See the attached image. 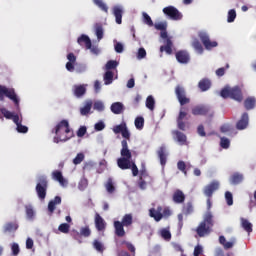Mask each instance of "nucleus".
I'll list each match as a JSON object with an SVG mask.
<instances>
[{
  "label": "nucleus",
  "instance_id": "6e6d98bb",
  "mask_svg": "<svg viewBox=\"0 0 256 256\" xmlns=\"http://www.w3.org/2000/svg\"><path fill=\"white\" fill-rule=\"evenodd\" d=\"M11 251L13 256L19 255L21 253V249L19 248V244L17 243H12L11 245Z\"/></svg>",
  "mask_w": 256,
  "mask_h": 256
},
{
  "label": "nucleus",
  "instance_id": "c756f323",
  "mask_svg": "<svg viewBox=\"0 0 256 256\" xmlns=\"http://www.w3.org/2000/svg\"><path fill=\"white\" fill-rule=\"evenodd\" d=\"M243 182V174L239 172H235L230 177V183L231 185H239V183Z\"/></svg>",
  "mask_w": 256,
  "mask_h": 256
},
{
  "label": "nucleus",
  "instance_id": "aec40b11",
  "mask_svg": "<svg viewBox=\"0 0 256 256\" xmlns=\"http://www.w3.org/2000/svg\"><path fill=\"white\" fill-rule=\"evenodd\" d=\"M85 93H87V88L85 87V85L80 84V85L73 86V94L78 99H81V97H83Z\"/></svg>",
  "mask_w": 256,
  "mask_h": 256
},
{
  "label": "nucleus",
  "instance_id": "de8ad7c7",
  "mask_svg": "<svg viewBox=\"0 0 256 256\" xmlns=\"http://www.w3.org/2000/svg\"><path fill=\"white\" fill-rule=\"evenodd\" d=\"M69 229H71V226L68 223H62L58 227V231H60V233H64V234L69 233Z\"/></svg>",
  "mask_w": 256,
  "mask_h": 256
},
{
  "label": "nucleus",
  "instance_id": "79ce46f5",
  "mask_svg": "<svg viewBox=\"0 0 256 256\" xmlns=\"http://www.w3.org/2000/svg\"><path fill=\"white\" fill-rule=\"evenodd\" d=\"M142 17H143V23H145V25H148V27H153L154 25L153 20L151 19V16L147 14V12H143Z\"/></svg>",
  "mask_w": 256,
  "mask_h": 256
},
{
  "label": "nucleus",
  "instance_id": "09e8293b",
  "mask_svg": "<svg viewBox=\"0 0 256 256\" xmlns=\"http://www.w3.org/2000/svg\"><path fill=\"white\" fill-rule=\"evenodd\" d=\"M126 127L127 124L121 123L120 125H116L113 127V132L115 133V135H119V133H122Z\"/></svg>",
  "mask_w": 256,
  "mask_h": 256
},
{
  "label": "nucleus",
  "instance_id": "b1692460",
  "mask_svg": "<svg viewBox=\"0 0 256 256\" xmlns=\"http://www.w3.org/2000/svg\"><path fill=\"white\" fill-rule=\"evenodd\" d=\"M52 179H54V181H58V183H60L62 187H65V185H67V181H65L63 173L59 170H55L52 172Z\"/></svg>",
  "mask_w": 256,
  "mask_h": 256
},
{
  "label": "nucleus",
  "instance_id": "393cba45",
  "mask_svg": "<svg viewBox=\"0 0 256 256\" xmlns=\"http://www.w3.org/2000/svg\"><path fill=\"white\" fill-rule=\"evenodd\" d=\"M110 109L114 115H121V113L125 111V106L121 102H114L112 103Z\"/></svg>",
  "mask_w": 256,
  "mask_h": 256
},
{
  "label": "nucleus",
  "instance_id": "2eb2a0df",
  "mask_svg": "<svg viewBox=\"0 0 256 256\" xmlns=\"http://www.w3.org/2000/svg\"><path fill=\"white\" fill-rule=\"evenodd\" d=\"M248 126H249V114L247 112H244L241 118L236 123V129H238V131H243V129H247Z\"/></svg>",
  "mask_w": 256,
  "mask_h": 256
},
{
  "label": "nucleus",
  "instance_id": "bb28decb",
  "mask_svg": "<svg viewBox=\"0 0 256 256\" xmlns=\"http://www.w3.org/2000/svg\"><path fill=\"white\" fill-rule=\"evenodd\" d=\"M173 135L180 145H185L187 143V136L183 132L176 130L173 132Z\"/></svg>",
  "mask_w": 256,
  "mask_h": 256
},
{
  "label": "nucleus",
  "instance_id": "c85d7f7f",
  "mask_svg": "<svg viewBox=\"0 0 256 256\" xmlns=\"http://www.w3.org/2000/svg\"><path fill=\"white\" fill-rule=\"evenodd\" d=\"M256 99L255 97H248L244 101V107L246 111H251V109H255Z\"/></svg>",
  "mask_w": 256,
  "mask_h": 256
},
{
  "label": "nucleus",
  "instance_id": "a878e982",
  "mask_svg": "<svg viewBox=\"0 0 256 256\" xmlns=\"http://www.w3.org/2000/svg\"><path fill=\"white\" fill-rule=\"evenodd\" d=\"M19 229V224L17 222H7L3 227L4 233H15Z\"/></svg>",
  "mask_w": 256,
  "mask_h": 256
},
{
  "label": "nucleus",
  "instance_id": "e2e57ef3",
  "mask_svg": "<svg viewBox=\"0 0 256 256\" xmlns=\"http://www.w3.org/2000/svg\"><path fill=\"white\" fill-rule=\"evenodd\" d=\"M94 109L96 110V111H105V105L103 104V102H101V101H98V102H95L94 103Z\"/></svg>",
  "mask_w": 256,
  "mask_h": 256
},
{
  "label": "nucleus",
  "instance_id": "58836bf2",
  "mask_svg": "<svg viewBox=\"0 0 256 256\" xmlns=\"http://www.w3.org/2000/svg\"><path fill=\"white\" fill-rule=\"evenodd\" d=\"M146 107L150 111H155V98L152 95L146 98Z\"/></svg>",
  "mask_w": 256,
  "mask_h": 256
},
{
  "label": "nucleus",
  "instance_id": "a211bd4d",
  "mask_svg": "<svg viewBox=\"0 0 256 256\" xmlns=\"http://www.w3.org/2000/svg\"><path fill=\"white\" fill-rule=\"evenodd\" d=\"M185 193H183L182 190H175L173 195H172V200L174 203H176L177 205H181L183 203H185Z\"/></svg>",
  "mask_w": 256,
  "mask_h": 256
},
{
  "label": "nucleus",
  "instance_id": "9d476101",
  "mask_svg": "<svg viewBox=\"0 0 256 256\" xmlns=\"http://www.w3.org/2000/svg\"><path fill=\"white\" fill-rule=\"evenodd\" d=\"M5 97L14 101L15 105H19V98H17L15 90H9L7 87L0 85V101H5Z\"/></svg>",
  "mask_w": 256,
  "mask_h": 256
},
{
  "label": "nucleus",
  "instance_id": "37998d69",
  "mask_svg": "<svg viewBox=\"0 0 256 256\" xmlns=\"http://www.w3.org/2000/svg\"><path fill=\"white\" fill-rule=\"evenodd\" d=\"M220 146L222 147V149H229V147L231 146V141L229 140V138L221 137Z\"/></svg>",
  "mask_w": 256,
  "mask_h": 256
},
{
  "label": "nucleus",
  "instance_id": "cd10ccee",
  "mask_svg": "<svg viewBox=\"0 0 256 256\" xmlns=\"http://www.w3.org/2000/svg\"><path fill=\"white\" fill-rule=\"evenodd\" d=\"M198 87L201 91H209L211 89V80L207 78H203L202 80L199 81Z\"/></svg>",
  "mask_w": 256,
  "mask_h": 256
},
{
  "label": "nucleus",
  "instance_id": "8fccbe9b",
  "mask_svg": "<svg viewBox=\"0 0 256 256\" xmlns=\"http://www.w3.org/2000/svg\"><path fill=\"white\" fill-rule=\"evenodd\" d=\"M177 167L179 169V171H182V173L185 175V177H187V164H185L184 161H178L177 163Z\"/></svg>",
  "mask_w": 256,
  "mask_h": 256
},
{
  "label": "nucleus",
  "instance_id": "603ef678",
  "mask_svg": "<svg viewBox=\"0 0 256 256\" xmlns=\"http://www.w3.org/2000/svg\"><path fill=\"white\" fill-rule=\"evenodd\" d=\"M93 247H94V249H96V251H99V253H103V251L105 249L103 247V243H101L99 240H94Z\"/></svg>",
  "mask_w": 256,
  "mask_h": 256
},
{
  "label": "nucleus",
  "instance_id": "0e129e2a",
  "mask_svg": "<svg viewBox=\"0 0 256 256\" xmlns=\"http://www.w3.org/2000/svg\"><path fill=\"white\" fill-rule=\"evenodd\" d=\"M145 57H147V51L145 50V48H139L137 59H145Z\"/></svg>",
  "mask_w": 256,
  "mask_h": 256
},
{
  "label": "nucleus",
  "instance_id": "f257e3e1",
  "mask_svg": "<svg viewBox=\"0 0 256 256\" xmlns=\"http://www.w3.org/2000/svg\"><path fill=\"white\" fill-rule=\"evenodd\" d=\"M175 95L181 106L177 117V127L180 131H185L186 124L183 120L187 119V115H189V108L185 107V105H189V103H191V98L187 97V92L181 85L176 86Z\"/></svg>",
  "mask_w": 256,
  "mask_h": 256
},
{
  "label": "nucleus",
  "instance_id": "7ed1b4c3",
  "mask_svg": "<svg viewBox=\"0 0 256 256\" xmlns=\"http://www.w3.org/2000/svg\"><path fill=\"white\" fill-rule=\"evenodd\" d=\"M55 137H54V143H65V141H69L71 137H73V134L69 135L71 133V128L69 127V121L67 120H61L54 129Z\"/></svg>",
  "mask_w": 256,
  "mask_h": 256
},
{
  "label": "nucleus",
  "instance_id": "3c124183",
  "mask_svg": "<svg viewBox=\"0 0 256 256\" xmlns=\"http://www.w3.org/2000/svg\"><path fill=\"white\" fill-rule=\"evenodd\" d=\"M80 235L82 237H91V229L89 228V226L82 227L80 229Z\"/></svg>",
  "mask_w": 256,
  "mask_h": 256
},
{
  "label": "nucleus",
  "instance_id": "6e6552de",
  "mask_svg": "<svg viewBox=\"0 0 256 256\" xmlns=\"http://www.w3.org/2000/svg\"><path fill=\"white\" fill-rule=\"evenodd\" d=\"M49 187V181H47V177L41 176L38 178V182L36 184V193L38 198L41 201H45V197H47V189Z\"/></svg>",
  "mask_w": 256,
  "mask_h": 256
},
{
  "label": "nucleus",
  "instance_id": "774afa93",
  "mask_svg": "<svg viewBox=\"0 0 256 256\" xmlns=\"http://www.w3.org/2000/svg\"><path fill=\"white\" fill-rule=\"evenodd\" d=\"M94 129L95 131H103V129H105V123L103 121L97 122Z\"/></svg>",
  "mask_w": 256,
  "mask_h": 256
},
{
  "label": "nucleus",
  "instance_id": "a18cd8bd",
  "mask_svg": "<svg viewBox=\"0 0 256 256\" xmlns=\"http://www.w3.org/2000/svg\"><path fill=\"white\" fill-rule=\"evenodd\" d=\"M25 209H26V216H27V218L28 219H33V217H35V210H33V206L26 205Z\"/></svg>",
  "mask_w": 256,
  "mask_h": 256
},
{
  "label": "nucleus",
  "instance_id": "5701e85b",
  "mask_svg": "<svg viewBox=\"0 0 256 256\" xmlns=\"http://www.w3.org/2000/svg\"><path fill=\"white\" fill-rule=\"evenodd\" d=\"M57 205H61V196H55V198L53 200L49 201L48 211H49L50 215H53Z\"/></svg>",
  "mask_w": 256,
  "mask_h": 256
},
{
  "label": "nucleus",
  "instance_id": "f8f14e48",
  "mask_svg": "<svg viewBox=\"0 0 256 256\" xmlns=\"http://www.w3.org/2000/svg\"><path fill=\"white\" fill-rule=\"evenodd\" d=\"M162 11L164 15L169 17V19H172V21H181V19H183V14H181V12L174 6L165 7Z\"/></svg>",
  "mask_w": 256,
  "mask_h": 256
},
{
  "label": "nucleus",
  "instance_id": "338daca9",
  "mask_svg": "<svg viewBox=\"0 0 256 256\" xmlns=\"http://www.w3.org/2000/svg\"><path fill=\"white\" fill-rule=\"evenodd\" d=\"M17 131L18 133H27V131H29V128L20 123L17 125Z\"/></svg>",
  "mask_w": 256,
  "mask_h": 256
},
{
  "label": "nucleus",
  "instance_id": "6ab92c4d",
  "mask_svg": "<svg viewBox=\"0 0 256 256\" xmlns=\"http://www.w3.org/2000/svg\"><path fill=\"white\" fill-rule=\"evenodd\" d=\"M158 159H160V164L162 167H165L167 165V147L165 145H162L158 151H157Z\"/></svg>",
  "mask_w": 256,
  "mask_h": 256
},
{
  "label": "nucleus",
  "instance_id": "49530a36",
  "mask_svg": "<svg viewBox=\"0 0 256 256\" xmlns=\"http://www.w3.org/2000/svg\"><path fill=\"white\" fill-rule=\"evenodd\" d=\"M160 235H161L162 239H165V241H171V232L169 230H167L166 228H163L160 231Z\"/></svg>",
  "mask_w": 256,
  "mask_h": 256
},
{
  "label": "nucleus",
  "instance_id": "864d4df0",
  "mask_svg": "<svg viewBox=\"0 0 256 256\" xmlns=\"http://www.w3.org/2000/svg\"><path fill=\"white\" fill-rule=\"evenodd\" d=\"M237 18V12H235V10H229L228 12V18L227 21L228 23H233V21H235V19Z\"/></svg>",
  "mask_w": 256,
  "mask_h": 256
},
{
  "label": "nucleus",
  "instance_id": "680f3d73",
  "mask_svg": "<svg viewBox=\"0 0 256 256\" xmlns=\"http://www.w3.org/2000/svg\"><path fill=\"white\" fill-rule=\"evenodd\" d=\"M130 169H132L133 177H137L139 175V168H137V164H135L134 161L130 164Z\"/></svg>",
  "mask_w": 256,
  "mask_h": 256
},
{
  "label": "nucleus",
  "instance_id": "a19ab883",
  "mask_svg": "<svg viewBox=\"0 0 256 256\" xmlns=\"http://www.w3.org/2000/svg\"><path fill=\"white\" fill-rule=\"evenodd\" d=\"M119 67V62L117 60H109L105 65L106 71H111V69H117Z\"/></svg>",
  "mask_w": 256,
  "mask_h": 256
},
{
  "label": "nucleus",
  "instance_id": "f3484780",
  "mask_svg": "<svg viewBox=\"0 0 256 256\" xmlns=\"http://www.w3.org/2000/svg\"><path fill=\"white\" fill-rule=\"evenodd\" d=\"M163 207L158 206L157 209L155 210V208H151L149 210V215L150 217H152L157 223H159V221H161V219H163Z\"/></svg>",
  "mask_w": 256,
  "mask_h": 256
},
{
  "label": "nucleus",
  "instance_id": "1a4fd4ad",
  "mask_svg": "<svg viewBox=\"0 0 256 256\" xmlns=\"http://www.w3.org/2000/svg\"><path fill=\"white\" fill-rule=\"evenodd\" d=\"M191 113L195 117H197V116L213 117V111L211 110V107H209L205 104H199V105L192 107Z\"/></svg>",
  "mask_w": 256,
  "mask_h": 256
},
{
  "label": "nucleus",
  "instance_id": "423d86ee",
  "mask_svg": "<svg viewBox=\"0 0 256 256\" xmlns=\"http://www.w3.org/2000/svg\"><path fill=\"white\" fill-rule=\"evenodd\" d=\"M133 225V214H125L122 217V221H114V233L116 237H125V227H131Z\"/></svg>",
  "mask_w": 256,
  "mask_h": 256
},
{
  "label": "nucleus",
  "instance_id": "4be33fe9",
  "mask_svg": "<svg viewBox=\"0 0 256 256\" xmlns=\"http://www.w3.org/2000/svg\"><path fill=\"white\" fill-rule=\"evenodd\" d=\"M77 43L79 45H81V47H83V45H85L86 49H91V47L93 46V44L91 43V38H89V36L82 34L78 40Z\"/></svg>",
  "mask_w": 256,
  "mask_h": 256
},
{
  "label": "nucleus",
  "instance_id": "5fc2aeb1",
  "mask_svg": "<svg viewBox=\"0 0 256 256\" xmlns=\"http://www.w3.org/2000/svg\"><path fill=\"white\" fill-rule=\"evenodd\" d=\"M88 185H89V181L86 178H83L80 180L78 188L80 189V191H85Z\"/></svg>",
  "mask_w": 256,
  "mask_h": 256
},
{
  "label": "nucleus",
  "instance_id": "4d7b16f0",
  "mask_svg": "<svg viewBox=\"0 0 256 256\" xmlns=\"http://www.w3.org/2000/svg\"><path fill=\"white\" fill-rule=\"evenodd\" d=\"M221 133H232L233 131V126L229 124H224L220 128Z\"/></svg>",
  "mask_w": 256,
  "mask_h": 256
},
{
  "label": "nucleus",
  "instance_id": "7c9ffc66",
  "mask_svg": "<svg viewBox=\"0 0 256 256\" xmlns=\"http://www.w3.org/2000/svg\"><path fill=\"white\" fill-rule=\"evenodd\" d=\"M192 47L193 49L196 51V53H198L199 55H203V45L201 44V42L199 41V39L194 38L192 41Z\"/></svg>",
  "mask_w": 256,
  "mask_h": 256
},
{
  "label": "nucleus",
  "instance_id": "f03ea898",
  "mask_svg": "<svg viewBox=\"0 0 256 256\" xmlns=\"http://www.w3.org/2000/svg\"><path fill=\"white\" fill-rule=\"evenodd\" d=\"M155 29L160 32V37L163 39L165 45L160 47V53H167V55H171L173 53V41L169 34L167 33V22H160L154 24Z\"/></svg>",
  "mask_w": 256,
  "mask_h": 256
},
{
  "label": "nucleus",
  "instance_id": "13d9d810",
  "mask_svg": "<svg viewBox=\"0 0 256 256\" xmlns=\"http://www.w3.org/2000/svg\"><path fill=\"white\" fill-rule=\"evenodd\" d=\"M225 199H226L227 205H229V207H231V205H233V194L231 192L227 191L225 193Z\"/></svg>",
  "mask_w": 256,
  "mask_h": 256
},
{
  "label": "nucleus",
  "instance_id": "c03bdc74",
  "mask_svg": "<svg viewBox=\"0 0 256 256\" xmlns=\"http://www.w3.org/2000/svg\"><path fill=\"white\" fill-rule=\"evenodd\" d=\"M85 160V154L83 153H78L76 157L73 159V164L74 165H81L83 161Z\"/></svg>",
  "mask_w": 256,
  "mask_h": 256
},
{
  "label": "nucleus",
  "instance_id": "9b49d317",
  "mask_svg": "<svg viewBox=\"0 0 256 256\" xmlns=\"http://www.w3.org/2000/svg\"><path fill=\"white\" fill-rule=\"evenodd\" d=\"M198 37L201 43L204 45L205 49H207L208 51H211V49H214V47H217V45H219L217 41H211V38L209 37V34L207 32H199Z\"/></svg>",
  "mask_w": 256,
  "mask_h": 256
},
{
  "label": "nucleus",
  "instance_id": "2f4dec72",
  "mask_svg": "<svg viewBox=\"0 0 256 256\" xmlns=\"http://www.w3.org/2000/svg\"><path fill=\"white\" fill-rule=\"evenodd\" d=\"M240 221H241V227L244 229V231H246L247 233L253 232V224H251L249 220L245 218H241Z\"/></svg>",
  "mask_w": 256,
  "mask_h": 256
},
{
  "label": "nucleus",
  "instance_id": "69168bd1",
  "mask_svg": "<svg viewBox=\"0 0 256 256\" xmlns=\"http://www.w3.org/2000/svg\"><path fill=\"white\" fill-rule=\"evenodd\" d=\"M226 69H229V64H226V68H218L217 70H216V75H217V77H223V75H225V70Z\"/></svg>",
  "mask_w": 256,
  "mask_h": 256
},
{
  "label": "nucleus",
  "instance_id": "c9c22d12",
  "mask_svg": "<svg viewBox=\"0 0 256 256\" xmlns=\"http://www.w3.org/2000/svg\"><path fill=\"white\" fill-rule=\"evenodd\" d=\"M105 189L107 193H110V194L115 193V183H113V178H108L105 184Z\"/></svg>",
  "mask_w": 256,
  "mask_h": 256
},
{
  "label": "nucleus",
  "instance_id": "0eeeda50",
  "mask_svg": "<svg viewBox=\"0 0 256 256\" xmlns=\"http://www.w3.org/2000/svg\"><path fill=\"white\" fill-rule=\"evenodd\" d=\"M220 95L223 97V99H228V97H230V99H234V101H238V103L243 101V92L239 86L233 88H223Z\"/></svg>",
  "mask_w": 256,
  "mask_h": 256
},
{
  "label": "nucleus",
  "instance_id": "20e7f679",
  "mask_svg": "<svg viewBox=\"0 0 256 256\" xmlns=\"http://www.w3.org/2000/svg\"><path fill=\"white\" fill-rule=\"evenodd\" d=\"M122 149L120 151L121 157L117 159V165L119 169H122V171H125L127 169H131L132 164V157L133 154H131V150H129V144L127 143V140L121 141Z\"/></svg>",
  "mask_w": 256,
  "mask_h": 256
},
{
  "label": "nucleus",
  "instance_id": "39448f33",
  "mask_svg": "<svg viewBox=\"0 0 256 256\" xmlns=\"http://www.w3.org/2000/svg\"><path fill=\"white\" fill-rule=\"evenodd\" d=\"M214 225L215 222L213 221V214L211 211H208L206 212L204 219L196 227L195 232L198 237H207V235H211Z\"/></svg>",
  "mask_w": 256,
  "mask_h": 256
},
{
  "label": "nucleus",
  "instance_id": "72a5a7b5",
  "mask_svg": "<svg viewBox=\"0 0 256 256\" xmlns=\"http://www.w3.org/2000/svg\"><path fill=\"white\" fill-rule=\"evenodd\" d=\"M93 107V102L92 101H87L84 105V107L80 108V114L85 116L89 115L91 113V108Z\"/></svg>",
  "mask_w": 256,
  "mask_h": 256
},
{
  "label": "nucleus",
  "instance_id": "ddd939ff",
  "mask_svg": "<svg viewBox=\"0 0 256 256\" xmlns=\"http://www.w3.org/2000/svg\"><path fill=\"white\" fill-rule=\"evenodd\" d=\"M219 190V183L217 181H212L210 184L206 185L204 188V195L211 199L215 191Z\"/></svg>",
  "mask_w": 256,
  "mask_h": 256
},
{
  "label": "nucleus",
  "instance_id": "f704fd0d",
  "mask_svg": "<svg viewBox=\"0 0 256 256\" xmlns=\"http://www.w3.org/2000/svg\"><path fill=\"white\" fill-rule=\"evenodd\" d=\"M113 71L107 70L104 74V85H111L113 83Z\"/></svg>",
  "mask_w": 256,
  "mask_h": 256
},
{
  "label": "nucleus",
  "instance_id": "473e14b6",
  "mask_svg": "<svg viewBox=\"0 0 256 256\" xmlns=\"http://www.w3.org/2000/svg\"><path fill=\"white\" fill-rule=\"evenodd\" d=\"M194 208H193V202L192 201H188L186 204H184L182 206V213L183 215H191V213H193Z\"/></svg>",
  "mask_w": 256,
  "mask_h": 256
},
{
  "label": "nucleus",
  "instance_id": "052dcab7",
  "mask_svg": "<svg viewBox=\"0 0 256 256\" xmlns=\"http://www.w3.org/2000/svg\"><path fill=\"white\" fill-rule=\"evenodd\" d=\"M0 111L6 119H12L13 118V113L11 111L7 110L6 108H1Z\"/></svg>",
  "mask_w": 256,
  "mask_h": 256
},
{
  "label": "nucleus",
  "instance_id": "bf43d9fd",
  "mask_svg": "<svg viewBox=\"0 0 256 256\" xmlns=\"http://www.w3.org/2000/svg\"><path fill=\"white\" fill-rule=\"evenodd\" d=\"M86 134H87V126H81L76 132L77 137H85Z\"/></svg>",
  "mask_w": 256,
  "mask_h": 256
},
{
  "label": "nucleus",
  "instance_id": "4c0bfd02",
  "mask_svg": "<svg viewBox=\"0 0 256 256\" xmlns=\"http://www.w3.org/2000/svg\"><path fill=\"white\" fill-rule=\"evenodd\" d=\"M95 33L98 41H101V39H103V24L101 23L95 24Z\"/></svg>",
  "mask_w": 256,
  "mask_h": 256
},
{
  "label": "nucleus",
  "instance_id": "e433bc0d",
  "mask_svg": "<svg viewBox=\"0 0 256 256\" xmlns=\"http://www.w3.org/2000/svg\"><path fill=\"white\" fill-rule=\"evenodd\" d=\"M134 125H135L136 129L141 131V129H143V127H145V118H143L142 116L136 117V119L134 121Z\"/></svg>",
  "mask_w": 256,
  "mask_h": 256
},
{
  "label": "nucleus",
  "instance_id": "4468645a",
  "mask_svg": "<svg viewBox=\"0 0 256 256\" xmlns=\"http://www.w3.org/2000/svg\"><path fill=\"white\" fill-rule=\"evenodd\" d=\"M175 57L176 61H178V63H181L182 65H187V63L191 61V56L189 55V52L185 50H180L176 52Z\"/></svg>",
  "mask_w": 256,
  "mask_h": 256
},
{
  "label": "nucleus",
  "instance_id": "ea45409f",
  "mask_svg": "<svg viewBox=\"0 0 256 256\" xmlns=\"http://www.w3.org/2000/svg\"><path fill=\"white\" fill-rule=\"evenodd\" d=\"M93 3L96 4L101 11H104V13H109V7H107V4H105L103 0H93Z\"/></svg>",
  "mask_w": 256,
  "mask_h": 256
},
{
  "label": "nucleus",
  "instance_id": "412c9836",
  "mask_svg": "<svg viewBox=\"0 0 256 256\" xmlns=\"http://www.w3.org/2000/svg\"><path fill=\"white\" fill-rule=\"evenodd\" d=\"M113 15L116 19L117 25H121V23H123V8L121 6H114Z\"/></svg>",
  "mask_w": 256,
  "mask_h": 256
},
{
  "label": "nucleus",
  "instance_id": "dca6fc26",
  "mask_svg": "<svg viewBox=\"0 0 256 256\" xmlns=\"http://www.w3.org/2000/svg\"><path fill=\"white\" fill-rule=\"evenodd\" d=\"M94 223L97 231H105L107 227V223L105 222V219L101 217L99 213L95 214Z\"/></svg>",
  "mask_w": 256,
  "mask_h": 256
}]
</instances>
